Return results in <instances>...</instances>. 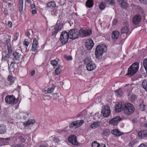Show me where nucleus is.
<instances>
[{"label": "nucleus", "mask_w": 147, "mask_h": 147, "mask_svg": "<svg viewBox=\"0 0 147 147\" xmlns=\"http://www.w3.org/2000/svg\"><path fill=\"white\" fill-rule=\"evenodd\" d=\"M107 49L106 46L104 44L97 46L95 51L96 58L99 59L102 56L103 54L107 51Z\"/></svg>", "instance_id": "obj_2"}, {"label": "nucleus", "mask_w": 147, "mask_h": 147, "mask_svg": "<svg viewBox=\"0 0 147 147\" xmlns=\"http://www.w3.org/2000/svg\"><path fill=\"white\" fill-rule=\"evenodd\" d=\"M35 70H32L31 72L30 73V75L31 76H33L35 74Z\"/></svg>", "instance_id": "obj_55"}, {"label": "nucleus", "mask_w": 147, "mask_h": 147, "mask_svg": "<svg viewBox=\"0 0 147 147\" xmlns=\"http://www.w3.org/2000/svg\"><path fill=\"white\" fill-rule=\"evenodd\" d=\"M137 99V96L135 95H132L131 96L130 98V100L132 102L136 101Z\"/></svg>", "instance_id": "obj_36"}, {"label": "nucleus", "mask_w": 147, "mask_h": 147, "mask_svg": "<svg viewBox=\"0 0 147 147\" xmlns=\"http://www.w3.org/2000/svg\"><path fill=\"white\" fill-rule=\"evenodd\" d=\"M127 86L129 87V88L130 90H131V86L130 85H127Z\"/></svg>", "instance_id": "obj_63"}, {"label": "nucleus", "mask_w": 147, "mask_h": 147, "mask_svg": "<svg viewBox=\"0 0 147 147\" xmlns=\"http://www.w3.org/2000/svg\"><path fill=\"white\" fill-rule=\"evenodd\" d=\"M38 47V42L36 38H34L33 39V42L32 44V50L33 52L37 50V49Z\"/></svg>", "instance_id": "obj_15"}, {"label": "nucleus", "mask_w": 147, "mask_h": 147, "mask_svg": "<svg viewBox=\"0 0 147 147\" xmlns=\"http://www.w3.org/2000/svg\"><path fill=\"white\" fill-rule=\"evenodd\" d=\"M74 29H71L70 31L68 33V36H69V38L70 39H73V36H74Z\"/></svg>", "instance_id": "obj_29"}, {"label": "nucleus", "mask_w": 147, "mask_h": 147, "mask_svg": "<svg viewBox=\"0 0 147 147\" xmlns=\"http://www.w3.org/2000/svg\"><path fill=\"white\" fill-rule=\"evenodd\" d=\"M24 144H18L16 145H15L14 146V147H24Z\"/></svg>", "instance_id": "obj_53"}, {"label": "nucleus", "mask_w": 147, "mask_h": 147, "mask_svg": "<svg viewBox=\"0 0 147 147\" xmlns=\"http://www.w3.org/2000/svg\"><path fill=\"white\" fill-rule=\"evenodd\" d=\"M9 139L8 138H6L3 139V141L5 143L3 144V145H7L9 142Z\"/></svg>", "instance_id": "obj_48"}, {"label": "nucleus", "mask_w": 147, "mask_h": 147, "mask_svg": "<svg viewBox=\"0 0 147 147\" xmlns=\"http://www.w3.org/2000/svg\"><path fill=\"white\" fill-rule=\"evenodd\" d=\"M92 147H99L100 144L97 143L96 142L94 141L92 144Z\"/></svg>", "instance_id": "obj_42"}, {"label": "nucleus", "mask_w": 147, "mask_h": 147, "mask_svg": "<svg viewBox=\"0 0 147 147\" xmlns=\"http://www.w3.org/2000/svg\"><path fill=\"white\" fill-rule=\"evenodd\" d=\"M22 115H23V118L24 119H26V117L27 116H28V115L30 114L29 113H21Z\"/></svg>", "instance_id": "obj_45"}, {"label": "nucleus", "mask_w": 147, "mask_h": 147, "mask_svg": "<svg viewBox=\"0 0 147 147\" xmlns=\"http://www.w3.org/2000/svg\"><path fill=\"white\" fill-rule=\"evenodd\" d=\"M24 0H19V10L21 13L23 11Z\"/></svg>", "instance_id": "obj_25"}, {"label": "nucleus", "mask_w": 147, "mask_h": 147, "mask_svg": "<svg viewBox=\"0 0 147 147\" xmlns=\"http://www.w3.org/2000/svg\"><path fill=\"white\" fill-rule=\"evenodd\" d=\"M84 62L86 65V68L88 71H93L96 68V65L90 56L86 57L84 60Z\"/></svg>", "instance_id": "obj_1"}, {"label": "nucleus", "mask_w": 147, "mask_h": 147, "mask_svg": "<svg viewBox=\"0 0 147 147\" xmlns=\"http://www.w3.org/2000/svg\"><path fill=\"white\" fill-rule=\"evenodd\" d=\"M81 144L77 142L76 137L74 136V145L78 146H80Z\"/></svg>", "instance_id": "obj_43"}, {"label": "nucleus", "mask_w": 147, "mask_h": 147, "mask_svg": "<svg viewBox=\"0 0 147 147\" xmlns=\"http://www.w3.org/2000/svg\"><path fill=\"white\" fill-rule=\"evenodd\" d=\"M18 99H16L13 95L7 96L5 98L6 102L9 104L14 105L18 101Z\"/></svg>", "instance_id": "obj_5"}, {"label": "nucleus", "mask_w": 147, "mask_h": 147, "mask_svg": "<svg viewBox=\"0 0 147 147\" xmlns=\"http://www.w3.org/2000/svg\"><path fill=\"white\" fill-rule=\"evenodd\" d=\"M61 71V69L60 67H57L55 70V73L57 75H59Z\"/></svg>", "instance_id": "obj_41"}, {"label": "nucleus", "mask_w": 147, "mask_h": 147, "mask_svg": "<svg viewBox=\"0 0 147 147\" xmlns=\"http://www.w3.org/2000/svg\"><path fill=\"white\" fill-rule=\"evenodd\" d=\"M111 132L113 134L118 136L122 134V133L117 129H114Z\"/></svg>", "instance_id": "obj_22"}, {"label": "nucleus", "mask_w": 147, "mask_h": 147, "mask_svg": "<svg viewBox=\"0 0 147 147\" xmlns=\"http://www.w3.org/2000/svg\"><path fill=\"white\" fill-rule=\"evenodd\" d=\"M31 8L32 10L35 9V6L34 5H31Z\"/></svg>", "instance_id": "obj_60"}, {"label": "nucleus", "mask_w": 147, "mask_h": 147, "mask_svg": "<svg viewBox=\"0 0 147 147\" xmlns=\"http://www.w3.org/2000/svg\"><path fill=\"white\" fill-rule=\"evenodd\" d=\"M56 6V3L54 1H51L47 4V8L48 9H52Z\"/></svg>", "instance_id": "obj_20"}, {"label": "nucleus", "mask_w": 147, "mask_h": 147, "mask_svg": "<svg viewBox=\"0 0 147 147\" xmlns=\"http://www.w3.org/2000/svg\"><path fill=\"white\" fill-rule=\"evenodd\" d=\"M100 123L98 122H94L91 125L90 127L92 129H95L98 127Z\"/></svg>", "instance_id": "obj_28"}, {"label": "nucleus", "mask_w": 147, "mask_h": 147, "mask_svg": "<svg viewBox=\"0 0 147 147\" xmlns=\"http://www.w3.org/2000/svg\"><path fill=\"white\" fill-rule=\"evenodd\" d=\"M94 45L93 41L91 39H87L85 42L86 47L88 50H91L93 47Z\"/></svg>", "instance_id": "obj_11"}, {"label": "nucleus", "mask_w": 147, "mask_h": 147, "mask_svg": "<svg viewBox=\"0 0 147 147\" xmlns=\"http://www.w3.org/2000/svg\"><path fill=\"white\" fill-rule=\"evenodd\" d=\"M5 131V127L4 126H0V133L3 134Z\"/></svg>", "instance_id": "obj_39"}, {"label": "nucleus", "mask_w": 147, "mask_h": 147, "mask_svg": "<svg viewBox=\"0 0 147 147\" xmlns=\"http://www.w3.org/2000/svg\"><path fill=\"white\" fill-rule=\"evenodd\" d=\"M119 33L117 31H113L112 32V38L113 40H116L119 38Z\"/></svg>", "instance_id": "obj_17"}, {"label": "nucleus", "mask_w": 147, "mask_h": 147, "mask_svg": "<svg viewBox=\"0 0 147 147\" xmlns=\"http://www.w3.org/2000/svg\"><path fill=\"white\" fill-rule=\"evenodd\" d=\"M106 4L104 2H102L99 5V7L101 10L103 9L105 7Z\"/></svg>", "instance_id": "obj_37"}, {"label": "nucleus", "mask_w": 147, "mask_h": 147, "mask_svg": "<svg viewBox=\"0 0 147 147\" xmlns=\"http://www.w3.org/2000/svg\"><path fill=\"white\" fill-rule=\"evenodd\" d=\"M75 15L76 16H77V18H76V19H79V17H78V15L77 13H75Z\"/></svg>", "instance_id": "obj_62"}, {"label": "nucleus", "mask_w": 147, "mask_h": 147, "mask_svg": "<svg viewBox=\"0 0 147 147\" xmlns=\"http://www.w3.org/2000/svg\"><path fill=\"white\" fill-rule=\"evenodd\" d=\"M86 5L88 7H91L93 5L92 0H88L86 2Z\"/></svg>", "instance_id": "obj_26"}, {"label": "nucleus", "mask_w": 147, "mask_h": 147, "mask_svg": "<svg viewBox=\"0 0 147 147\" xmlns=\"http://www.w3.org/2000/svg\"><path fill=\"white\" fill-rule=\"evenodd\" d=\"M115 92L117 95L121 96L123 94V92L121 89L116 90Z\"/></svg>", "instance_id": "obj_44"}, {"label": "nucleus", "mask_w": 147, "mask_h": 147, "mask_svg": "<svg viewBox=\"0 0 147 147\" xmlns=\"http://www.w3.org/2000/svg\"><path fill=\"white\" fill-rule=\"evenodd\" d=\"M69 127H74V122H72L70 124Z\"/></svg>", "instance_id": "obj_61"}, {"label": "nucleus", "mask_w": 147, "mask_h": 147, "mask_svg": "<svg viewBox=\"0 0 147 147\" xmlns=\"http://www.w3.org/2000/svg\"><path fill=\"white\" fill-rule=\"evenodd\" d=\"M143 65L146 72L147 73V59H145L144 60Z\"/></svg>", "instance_id": "obj_33"}, {"label": "nucleus", "mask_w": 147, "mask_h": 147, "mask_svg": "<svg viewBox=\"0 0 147 147\" xmlns=\"http://www.w3.org/2000/svg\"><path fill=\"white\" fill-rule=\"evenodd\" d=\"M119 4L123 8H125L127 6V3L123 0H118Z\"/></svg>", "instance_id": "obj_23"}, {"label": "nucleus", "mask_w": 147, "mask_h": 147, "mask_svg": "<svg viewBox=\"0 0 147 147\" xmlns=\"http://www.w3.org/2000/svg\"><path fill=\"white\" fill-rule=\"evenodd\" d=\"M64 58L67 60H70L72 59V57L71 55H65L64 56Z\"/></svg>", "instance_id": "obj_40"}, {"label": "nucleus", "mask_w": 147, "mask_h": 147, "mask_svg": "<svg viewBox=\"0 0 147 147\" xmlns=\"http://www.w3.org/2000/svg\"><path fill=\"white\" fill-rule=\"evenodd\" d=\"M140 1L141 3L144 4H146L147 3V0H139Z\"/></svg>", "instance_id": "obj_52"}, {"label": "nucleus", "mask_w": 147, "mask_h": 147, "mask_svg": "<svg viewBox=\"0 0 147 147\" xmlns=\"http://www.w3.org/2000/svg\"><path fill=\"white\" fill-rule=\"evenodd\" d=\"M138 136L140 139H144L147 138V130H141L138 133Z\"/></svg>", "instance_id": "obj_13"}, {"label": "nucleus", "mask_w": 147, "mask_h": 147, "mask_svg": "<svg viewBox=\"0 0 147 147\" xmlns=\"http://www.w3.org/2000/svg\"><path fill=\"white\" fill-rule=\"evenodd\" d=\"M15 64V63L13 61H11L10 65V66L11 67H13L14 66V65Z\"/></svg>", "instance_id": "obj_58"}, {"label": "nucleus", "mask_w": 147, "mask_h": 147, "mask_svg": "<svg viewBox=\"0 0 147 147\" xmlns=\"http://www.w3.org/2000/svg\"><path fill=\"white\" fill-rule=\"evenodd\" d=\"M63 27V26L61 24H56L54 26V29L52 31L53 34H56L58 32L60 31Z\"/></svg>", "instance_id": "obj_10"}, {"label": "nucleus", "mask_w": 147, "mask_h": 147, "mask_svg": "<svg viewBox=\"0 0 147 147\" xmlns=\"http://www.w3.org/2000/svg\"><path fill=\"white\" fill-rule=\"evenodd\" d=\"M92 33L90 29H81L80 30V36L82 37H86L90 36Z\"/></svg>", "instance_id": "obj_8"}, {"label": "nucleus", "mask_w": 147, "mask_h": 147, "mask_svg": "<svg viewBox=\"0 0 147 147\" xmlns=\"http://www.w3.org/2000/svg\"><path fill=\"white\" fill-rule=\"evenodd\" d=\"M80 35V30L74 29V39L78 38Z\"/></svg>", "instance_id": "obj_27"}, {"label": "nucleus", "mask_w": 147, "mask_h": 147, "mask_svg": "<svg viewBox=\"0 0 147 147\" xmlns=\"http://www.w3.org/2000/svg\"><path fill=\"white\" fill-rule=\"evenodd\" d=\"M142 85L143 88L147 91V81H144L142 82Z\"/></svg>", "instance_id": "obj_32"}, {"label": "nucleus", "mask_w": 147, "mask_h": 147, "mask_svg": "<svg viewBox=\"0 0 147 147\" xmlns=\"http://www.w3.org/2000/svg\"><path fill=\"white\" fill-rule=\"evenodd\" d=\"M10 57H8V54H7V55H5L4 56L3 55L1 61H5L7 60V59Z\"/></svg>", "instance_id": "obj_46"}, {"label": "nucleus", "mask_w": 147, "mask_h": 147, "mask_svg": "<svg viewBox=\"0 0 147 147\" xmlns=\"http://www.w3.org/2000/svg\"><path fill=\"white\" fill-rule=\"evenodd\" d=\"M135 144V143L133 141L131 142L129 144V146L131 147H132Z\"/></svg>", "instance_id": "obj_54"}, {"label": "nucleus", "mask_w": 147, "mask_h": 147, "mask_svg": "<svg viewBox=\"0 0 147 147\" xmlns=\"http://www.w3.org/2000/svg\"><path fill=\"white\" fill-rule=\"evenodd\" d=\"M39 147H48L45 145H42L40 146Z\"/></svg>", "instance_id": "obj_64"}, {"label": "nucleus", "mask_w": 147, "mask_h": 147, "mask_svg": "<svg viewBox=\"0 0 147 147\" xmlns=\"http://www.w3.org/2000/svg\"><path fill=\"white\" fill-rule=\"evenodd\" d=\"M13 58L16 60H19L20 58L21 55L17 52H14L12 54Z\"/></svg>", "instance_id": "obj_24"}, {"label": "nucleus", "mask_w": 147, "mask_h": 147, "mask_svg": "<svg viewBox=\"0 0 147 147\" xmlns=\"http://www.w3.org/2000/svg\"><path fill=\"white\" fill-rule=\"evenodd\" d=\"M58 62L55 60H52L51 62V64L53 66H57Z\"/></svg>", "instance_id": "obj_47"}, {"label": "nucleus", "mask_w": 147, "mask_h": 147, "mask_svg": "<svg viewBox=\"0 0 147 147\" xmlns=\"http://www.w3.org/2000/svg\"><path fill=\"white\" fill-rule=\"evenodd\" d=\"M8 50V56L9 57H10L12 53V49L11 47V45L10 42H9L6 43Z\"/></svg>", "instance_id": "obj_19"}, {"label": "nucleus", "mask_w": 147, "mask_h": 147, "mask_svg": "<svg viewBox=\"0 0 147 147\" xmlns=\"http://www.w3.org/2000/svg\"><path fill=\"white\" fill-rule=\"evenodd\" d=\"M84 123V121L82 120L74 121V128H76L81 126Z\"/></svg>", "instance_id": "obj_18"}, {"label": "nucleus", "mask_w": 147, "mask_h": 147, "mask_svg": "<svg viewBox=\"0 0 147 147\" xmlns=\"http://www.w3.org/2000/svg\"><path fill=\"white\" fill-rule=\"evenodd\" d=\"M101 113L103 116L105 117L109 116L111 114V111L109 107L107 105H105L102 108Z\"/></svg>", "instance_id": "obj_6"}, {"label": "nucleus", "mask_w": 147, "mask_h": 147, "mask_svg": "<svg viewBox=\"0 0 147 147\" xmlns=\"http://www.w3.org/2000/svg\"><path fill=\"white\" fill-rule=\"evenodd\" d=\"M117 22V20L116 19H114L113 20V24L114 25H115L116 24Z\"/></svg>", "instance_id": "obj_57"}, {"label": "nucleus", "mask_w": 147, "mask_h": 147, "mask_svg": "<svg viewBox=\"0 0 147 147\" xmlns=\"http://www.w3.org/2000/svg\"><path fill=\"white\" fill-rule=\"evenodd\" d=\"M35 123V121L33 119H30L28 121L24 123L23 125L25 127L28 126L30 125L33 124Z\"/></svg>", "instance_id": "obj_21"}, {"label": "nucleus", "mask_w": 147, "mask_h": 147, "mask_svg": "<svg viewBox=\"0 0 147 147\" xmlns=\"http://www.w3.org/2000/svg\"><path fill=\"white\" fill-rule=\"evenodd\" d=\"M135 108L133 104L127 103L124 104L123 113L127 115H129L132 114L134 112Z\"/></svg>", "instance_id": "obj_3"}, {"label": "nucleus", "mask_w": 147, "mask_h": 147, "mask_svg": "<svg viewBox=\"0 0 147 147\" xmlns=\"http://www.w3.org/2000/svg\"><path fill=\"white\" fill-rule=\"evenodd\" d=\"M141 18L139 15H137L134 16L133 19V22L136 24H138L141 20Z\"/></svg>", "instance_id": "obj_16"}, {"label": "nucleus", "mask_w": 147, "mask_h": 147, "mask_svg": "<svg viewBox=\"0 0 147 147\" xmlns=\"http://www.w3.org/2000/svg\"><path fill=\"white\" fill-rule=\"evenodd\" d=\"M124 103L123 102H120L116 105L115 107V111L117 112H120L123 110L124 108Z\"/></svg>", "instance_id": "obj_12"}, {"label": "nucleus", "mask_w": 147, "mask_h": 147, "mask_svg": "<svg viewBox=\"0 0 147 147\" xmlns=\"http://www.w3.org/2000/svg\"><path fill=\"white\" fill-rule=\"evenodd\" d=\"M19 36V34L18 33H16L14 36V41H16L18 39V37Z\"/></svg>", "instance_id": "obj_50"}, {"label": "nucleus", "mask_w": 147, "mask_h": 147, "mask_svg": "<svg viewBox=\"0 0 147 147\" xmlns=\"http://www.w3.org/2000/svg\"><path fill=\"white\" fill-rule=\"evenodd\" d=\"M125 26H124L121 29V32L122 33L127 34L129 31V25L128 23L127 22H125L124 23Z\"/></svg>", "instance_id": "obj_14"}, {"label": "nucleus", "mask_w": 147, "mask_h": 147, "mask_svg": "<svg viewBox=\"0 0 147 147\" xmlns=\"http://www.w3.org/2000/svg\"><path fill=\"white\" fill-rule=\"evenodd\" d=\"M139 107L141 111H144L145 110L146 105L144 102H142L140 103L139 105Z\"/></svg>", "instance_id": "obj_31"}, {"label": "nucleus", "mask_w": 147, "mask_h": 147, "mask_svg": "<svg viewBox=\"0 0 147 147\" xmlns=\"http://www.w3.org/2000/svg\"><path fill=\"white\" fill-rule=\"evenodd\" d=\"M107 3L111 5H114L115 2L114 0H105Z\"/></svg>", "instance_id": "obj_35"}, {"label": "nucleus", "mask_w": 147, "mask_h": 147, "mask_svg": "<svg viewBox=\"0 0 147 147\" xmlns=\"http://www.w3.org/2000/svg\"><path fill=\"white\" fill-rule=\"evenodd\" d=\"M32 14H35V13H36V10L35 9H32Z\"/></svg>", "instance_id": "obj_59"}, {"label": "nucleus", "mask_w": 147, "mask_h": 147, "mask_svg": "<svg viewBox=\"0 0 147 147\" xmlns=\"http://www.w3.org/2000/svg\"><path fill=\"white\" fill-rule=\"evenodd\" d=\"M16 78L11 76H9L8 77V80L11 83H14Z\"/></svg>", "instance_id": "obj_30"}, {"label": "nucleus", "mask_w": 147, "mask_h": 147, "mask_svg": "<svg viewBox=\"0 0 147 147\" xmlns=\"http://www.w3.org/2000/svg\"><path fill=\"white\" fill-rule=\"evenodd\" d=\"M19 138L20 140L22 142H24L25 141V139L22 136H20Z\"/></svg>", "instance_id": "obj_51"}, {"label": "nucleus", "mask_w": 147, "mask_h": 147, "mask_svg": "<svg viewBox=\"0 0 147 147\" xmlns=\"http://www.w3.org/2000/svg\"><path fill=\"white\" fill-rule=\"evenodd\" d=\"M68 33L65 31H63L61 33L60 40L61 42L63 44H65L67 43L69 39Z\"/></svg>", "instance_id": "obj_7"}, {"label": "nucleus", "mask_w": 147, "mask_h": 147, "mask_svg": "<svg viewBox=\"0 0 147 147\" xmlns=\"http://www.w3.org/2000/svg\"><path fill=\"white\" fill-rule=\"evenodd\" d=\"M139 69V63L136 62L133 63L128 68L127 75L132 76L136 74Z\"/></svg>", "instance_id": "obj_4"}, {"label": "nucleus", "mask_w": 147, "mask_h": 147, "mask_svg": "<svg viewBox=\"0 0 147 147\" xmlns=\"http://www.w3.org/2000/svg\"><path fill=\"white\" fill-rule=\"evenodd\" d=\"M29 42L27 40L25 39L23 42V44L25 46L27 47L29 45Z\"/></svg>", "instance_id": "obj_49"}, {"label": "nucleus", "mask_w": 147, "mask_h": 147, "mask_svg": "<svg viewBox=\"0 0 147 147\" xmlns=\"http://www.w3.org/2000/svg\"><path fill=\"white\" fill-rule=\"evenodd\" d=\"M12 23L10 21H9L7 23V25L9 27L11 28L12 26Z\"/></svg>", "instance_id": "obj_56"}, {"label": "nucleus", "mask_w": 147, "mask_h": 147, "mask_svg": "<svg viewBox=\"0 0 147 147\" xmlns=\"http://www.w3.org/2000/svg\"><path fill=\"white\" fill-rule=\"evenodd\" d=\"M121 120V119L119 116H116L110 120L109 123L113 125H116Z\"/></svg>", "instance_id": "obj_9"}, {"label": "nucleus", "mask_w": 147, "mask_h": 147, "mask_svg": "<svg viewBox=\"0 0 147 147\" xmlns=\"http://www.w3.org/2000/svg\"><path fill=\"white\" fill-rule=\"evenodd\" d=\"M74 136H70L68 138V140L69 142L74 144Z\"/></svg>", "instance_id": "obj_38"}, {"label": "nucleus", "mask_w": 147, "mask_h": 147, "mask_svg": "<svg viewBox=\"0 0 147 147\" xmlns=\"http://www.w3.org/2000/svg\"><path fill=\"white\" fill-rule=\"evenodd\" d=\"M54 90V88L52 87L48 88L45 90V93H51L53 92Z\"/></svg>", "instance_id": "obj_34"}]
</instances>
